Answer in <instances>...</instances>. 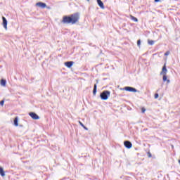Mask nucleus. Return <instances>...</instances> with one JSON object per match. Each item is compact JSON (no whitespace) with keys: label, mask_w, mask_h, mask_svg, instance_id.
<instances>
[{"label":"nucleus","mask_w":180,"mask_h":180,"mask_svg":"<svg viewBox=\"0 0 180 180\" xmlns=\"http://www.w3.org/2000/svg\"><path fill=\"white\" fill-rule=\"evenodd\" d=\"M79 20V14L78 13L71 14L70 15H65L63 17V20L61 21L62 23L75 25V23H78Z\"/></svg>","instance_id":"nucleus-1"},{"label":"nucleus","mask_w":180,"mask_h":180,"mask_svg":"<svg viewBox=\"0 0 180 180\" xmlns=\"http://www.w3.org/2000/svg\"><path fill=\"white\" fill-rule=\"evenodd\" d=\"M109 96H110V91H104L100 95V97L103 101H107Z\"/></svg>","instance_id":"nucleus-2"},{"label":"nucleus","mask_w":180,"mask_h":180,"mask_svg":"<svg viewBox=\"0 0 180 180\" xmlns=\"http://www.w3.org/2000/svg\"><path fill=\"white\" fill-rule=\"evenodd\" d=\"M29 115L34 120H39V119H40V117H39V115H37V114H36V112H30Z\"/></svg>","instance_id":"nucleus-3"},{"label":"nucleus","mask_w":180,"mask_h":180,"mask_svg":"<svg viewBox=\"0 0 180 180\" xmlns=\"http://www.w3.org/2000/svg\"><path fill=\"white\" fill-rule=\"evenodd\" d=\"M123 91H127L128 92H137V90L133 87L126 86L122 89Z\"/></svg>","instance_id":"nucleus-4"},{"label":"nucleus","mask_w":180,"mask_h":180,"mask_svg":"<svg viewBox=\"0 0 180 180\" xmlns=\"http://www.w3.org/2000/svg\"><path fill=\"white\" fill-rule=\"evenodd\" d=\"M2 25L6 30H8V20H6V18L5 17H2Z\"/></svg>","instance_id":"nucleus-5"},{"label":"nucleus","mask_w":180,"mask_h":180,"mask_svg":"<svg viewBox=\"0 0 180 180\" xmlns=\"http://www.w3.org/2000/svg\"><path fill=\"white\" fill-rule=\"evenodd\" d=\"M124 146L127 148H131V147H133V144L131 143V142H130L129 141H125L124 142Z\"/></svg>","instance_id":"nucleus-6"},{"label":"nucleus","mask_w":180,"mask_h":180,"mask_svg":"<svg viewBox=\"0 0 180 180\" xmlns=\"http://www.w3.org/2000/svg\"><path fill=\"white\" fill-rule=\"evenodd\" d=\"M36 6H39V8H42V9H44V8L47 7V5L43 2H38L36 4Z\"/></svg>","instance_id":"nucleus-7"},{"label":"nucleus","mask_w":180,"mask_h":180,"mask_svg":"<svg viewBox=\"0 0 180 180\" xmlns=\"http://www.w3.org/2000/svg\"><path fill=\"white\" fill-rule=\"evenodd\" d=\"M73 65H74L73 61H69V62H65V65L66 67H68V68H71V67H72Z\"/></svg>","instance_id":"nucleus-8"},{"label":"nucleus","mask_w":180,"mask_h":180,"mask_svg":"<svg viewBox=\"0 0 180 180\" xmlns=\"http://www.w3.org/2000/svg\"><path fill=\"white\" fill-rule=\"evenodd\" d=\"M97 3L101 9H105V6L103 5V2H102L101 0H97Z\"/></svg>","instance_id":"nucleus-9"},{"label":"nucleus","mask_w":180,"mask_h":180,"mask_svg":"<svg viewBox=\"0 0 180 180\" xmlns=\"http://www.w3.org/2000/svg\"><path fill=\"white\" fill-rule=\"evenodd\" d=\"M19 120V118L18 117H15L14 119V126L18 127L19 126V124L18 123Z\"/></svg>","instance_id":"nucleus-10"},{"label":"nucleus","mask_w":180,"mask_h":180,"mask_svg":"<svg viewBox=\"0 0 180 180\" xmlns=\"http://www.w3.org/2000/svg\"><path fill=\"white\" fill-rule=\"evenodd\" d=\"M162 73L167 75V66L165 64L164 65V66L162 69Z\"/></svg>","instance_id":"nucleus-11"},{"label":"nucleus","mask_w":180,"mask_h":180,"mask_svg":"<svg viewBox=\"0 0 180 180\" xmlns=\"http://www.w3.org/2000/svg\"><path fill=\"white\" fill-rule=\"evenodd\" d=\"M129 17L131 18V20H134V22H139V20L137 19V18L130 15Z\"/></svg>","instance_id":"nucleus-12"},{"label":"nucleus","mask_w":180,"mask_h":180,"mask_svg":"<svg viewBox=\"0 0 180 180\" xmlns=\"http://www.w3.org/2000/svg\"><path fill=\"white\" fill-rule=\"evenodd\" d=\"M1 84L2 86H6V80L1 79Z\"/></svg>","instance_id":"nucleus-13"},{"label":"nucleus","mask_w":180,"mask_h":180,"mask_svg":"<svg viewBox=\"0 0 180 180\" xmlns=\"http://www.w3.org/2000/svg\"><path fill=\"white\" fill-rule=\"evenodd\" d=\"M79 124H80V126H82L83 129H85V130H88V128H86V127H85V125H84V124L81 122V121H79Z\"/></svg>","instance_id":"nucleus-14"},{"label":"nucleus","mask_w":180,"mask_h":180,"mask_svg":"<svg viewBox=\"0 0 180 180\" xmlns=\"http://www.w3.org/2000/svg\"><path fill=\"white\" fill-rule=\"evenodd\" d=\"M96 88H97L96 84H94V90H93L94 95H96Z\"/></svg>","instance_id":"nucleus-15"},{"label":"nucleus","mask_w":180,"mask_h":180,"mask_svg":"<svg viewBox=\"0 0 180 180\" xmlns=\"http://www.w3.org/2000/svg\"><path fill=\"white\" fill-rule=\"evenodd\" d=\"M148 44H150V46H153V44H154L155 41L153 40H148Z\"/></svg>","instance_id":"nucleus-16"},{"label":"nucleus","mask_w":180,"mask_h":180,"mask_svg":"<svg viewBox=\"0 0 180 180\" xmlns=\"http://www.w3.org/2000/svg\"><path fill=\"white\" fill-rule=\"evenodd\" d=\"M1 175L2 176H5V172L4 171V169L1 168Z\"/></svg>","instance_id":"nucleus-17"},{"label":"nucleus","mask_w":180,"mask_h":180,"mask_svg":"<svg viewBox=\"0 0 180 180\" xmlns=\"http://www.w3.org/2000/svg\"><path fill=\"white\" fill-rule=\"evenodd\" d=\"M137 46L138 47H140V46H141V41L140 39L137 41Z\"/></svg>","instance_id":"nucleus-18"},{"label":"nucleus","mask_w":180,"mask_h":180,"mask_svg":"<svg viewBox=\"0 0 180 180\" xmlns=\"http://www.w3.org/2000/svg\"><path fill=\"white\" fill-rule=\"evenodd\" d=\"M147 155H148V157L149 158H151V157H152L151 153H150V152H148V153H147Z\"/></svg>","instance_id":"nucleus-19"},{"label":"nucleus","mask_w":180,"mask_h":180,"mask_svg":"<svg viewBox=\"0 0 180 180\" xmlns=\"http://www.w3.org/2000/svg\"><path fill=\"white\" fill-rule=\"evenodd\" d=\"M158 96H159L158 94L157 93L155 94V96H154L155 99H158Z\"/></svg>","instance_id":"nucleus-20"},{"label":"nucleus","mask_w":180,"mask_h":180,"mask_svg":"<svg viewBox=\"0 0 180 180\" xmlns=\"http://www.w3.org/2000/svg\"><path fill=\"white\" fill-rule=\"evenodd\" d=\"M169 53H170V52H169V51H167L166 53H165V56H169Z\"/></svg>","instance_id":"nucleus-21"},{"label":"nucleus","mask_w":180,"mask_h":180,"mask_svg":"<svg viewBox=\"0 0 180 180\" xmlns=\"http://www.w3.org/2000/svg\"><path fill=\"white\" fill-rule=\"evenodd\" d=\"M163 81H164V82L167 81V75H165L163 76Z\"/></svg>","instance_id":"nucleus-22"},{"label":"nucleus","mask_w":180,"mask_h":180,"mask_svg":"<svg viewBox=\"0 0 180 180\" xmlns=\"http://www.w3.org/2000/svg\"><path fill=\"white\" fill-rule=\"evenodd\" d=\"M141 112H142V113H145V112H146V108H141Z\"/></svg>","instance_id":"nucleus-23"},{"label":"nucleus","mask_w":180,"mask_h":180,"mask_svg":"<svg viewBox=\"0 0 180 180\" xmlns=\"http://www.w3.org/2000/svg\"><path fill=\"white\" fill-rule=\"evenodd\" d=\"M5 103V100H2L1 101V106H4V103Z\"/></svg>","instance_id":"nucleus-24"},{"label":"nucleus","mask_w":180,"mask_h":180,"mask_svg":"<svg viewBox=\"0 0 180 180\" xmlns=\"http://www.w3.org/2000/svg\"><path fill=\"white\" fill-rule=\"evenodd\" d=\"M160 0H155V2H159Z\"/></svg>","instance_id":"nucleus-25"}]
</instances>
